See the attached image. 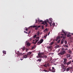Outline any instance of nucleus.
<instances>
[{"mask_svg": "<svg viewBox=\"0 0 73 73\" xmlns=\"http://www.w3.org/2000/svg\"><path fill=\"white\" fill-rule=\"evenodd\" d=\"M34 48H35V47H32L31 48L32 50H33V49H34Z\"/></svg>", "mask_w": 73, "mask_h": 73, "instance_id": "obj_37", "label": "nucleus"}, {"mask_svg": "<svg viewBox=\"0 0 73 73\" xmlns=\"http://www.w3.org/2000/svg\"><path fill=\"white\" fill-rule=\"evenodd\" d=\"M43 41L44 40L42 39H41L40 40V41L38 42L37 43L38 45H40V44H41Z\"/></svg>", "mask_w": 73, "mask_h": 73, "instance_id": "obj_5", "label": "nucleus"}, {"mask_svg": "<svg viewBox=\"0 0 73 73\" xmlns=\"http://www.w3.org/2000/svg\"><path fill=\"white\" fill-rule=\"evenodd\" d=\"M38 40H39V39H37L36 40H35V42H33L34 44H36V43H37V41H38Z\"/></svg>", "mask_w": 73, "mask_h": 73, "instance_id": "obj_13", "label": "nucleus"}, {"mask_svg": "<svg viewBox=\"0 0 73 73\" xmlns=\"http://www.w3.org/2000/svg\"><path fill=\"white\" fill-rule=\"evenodd\" d=\"M63 38H64V37H63Z\"/></svg>", "mask_w": 73, "mask_h": 73, "instance_id": "obj_58", "label": "nucleus"}, {"mask_svg": "<svg viewBox=\"0 0 73 73\" xmlns=\"http://www.w3.org/2000/svg\"><path fill=\"white\" fill-rule=\"evenodd\" d=\"M61 38H62V36H61Z\"/></svg>", "mask_w": 73, "mask_h": 73, "instance_id": "obj_57", "label": "nucleus"}, {"mask_svg": "<svg viewBox=\"0 0 73 73\" xmlns=\"http://www.w3.org/2000/svg\"><path fill=\"white\" fill-rule=\"evenodd\" d=\"M66 70V68H62V72H64V71H65V70Z\"/></svg>", "mask_w": 73, "mask_h": 73, "instance_id": "obj_15", "label": "nucleus"}, {"mask_svg": "<svg viewBox=\"0 0 73 73\" xmlns=\"http://www.w3.org/2000/svg\"><path fill=\"white\" fill-rule=\"evenodd\" d=\"M40 27H41V26L39 25V26H38V28H40Z\"/></svg>", "mask_w": 73, "mask_h": 73, "instance_id": "obj_48", "label": "nucleus"}, {"mask_svg": "<svg viewBox=\"0 0 73 73\" xmlns=\"http://www.w3.org/2000/svg\"><path fill=\"white\" fill-rule=\"evenodd\" d=\"M49 66V63L45 64L44 65V67H47V66Z\"/></svg>", "mask_w": 73, "mask_h": 73, "instance_id": "obj_11", "label": "nucleus"}, {"mask_svg": "<svg viewBox=\"0 0 73 73\" xmlns=\"http://www.w3.org/2000/svg\"><path fill=\"white\" fill-rule=\"evenodd\" d=\"M69 68V69H72L73 67H70Z\"/></svg>", "mask_w": 73, "mask_h": 73, "instance_id": "obj_45", "label": "nucleus"}, {"mask_svg": "<svg viewBox=\"0 0 73 73\" xmlns=\"http://www.w3.org/2000/svg\"><path fill=\"white\" fill-rule=\"evenodd\" d=\"M27 45L29 46L30 45H31V44H30V43L29 42H27Z\"/></svg>", "mask_w": 73, "mask_h": 73, "instance_id": "obj_21", "label": "nucleus"}, {"mask_svg": "<svg viewBox=\"0 0 73 73\" xmlns=\"http://www.w3.org/2000/svg\"><path fill=\"white\" fill-rule=\"evenodd\" d=\"M42 29H44V26H42Z\"/></svg>", "mask_w": 73, "mask_h": 73, "instance_id": "obj_40", "label": "nucleus"}, {"mask_svg": "<svg viewBox=\"0 0 73 73\" xmlns=\"http://www.w3.org/2000/svg\"><path fill=\"white\" fill-rule=\"evenodd\" d=\"M21 49L23 50V51H24V50L25 49V47L24 46L23 47L21 48Z\"/></svg>", "mask_w": 73, "mask_h": 73, "instance_id": "obj_14", "label": "nucleus"}, {"mask_svg": "<svg viewBox=\"0 0 73 73\" xmlns=\"http://www.w3.org/2000/svg\"><path fill=\"white\" fill-rule=\"evenodd\" d=\"M36 38H37V39H39V38H40V37H37Z\"/></svg>", "mask_w": 73, "mask_h": 73, "instance_id": "obj_41", "label": "nucleus"}, {"mask_svg": "<svg viewBox=\"0 0 73 73\" xmlns=\"http://www.w3.org/2000/svg\"><path fill=\"white\" fill-rule=\"evenodd\" d=\"M55 41H58L57 42V43H60V41H61V37L59 36H58L55 39Z\"/></svg>", "mask_w": 73, "mask_h": 73, "instance_id": "obj_3", "label": "nucleus"}, {"mask_svg": "<svg viewBox=\"0 0 73 73\" xmlns=\"http://www.w3.org/2000/svg\"><path fill=\"white\" fill-rule=\"evenodd\" d=\"M38 40H39V39H37L36 40H35V42H33L34 44H36V43H37V41H38Z\"/></svg>", "mask_w": 73, "mask_h": 73, "instance_id": "obj_12", "label": "nucleus"}, {"mask_svg": "<svg viewBox=\"0 0 73 73\" xmlns=\"http://www.w3.org/2000/svg\"><path fill=\"white\" fill-rule=\"evenodd\" d=\"M52 69L51 70L52 72H56V71H55L54 68V67H52Z\"/></svg>", "mask_w": 73, "mask_h": 73, "instance_id": "obj_10", "label": "nucleus"}, {"mask_svg": "<svg viewBox=\"0 0 73 73\" xmlns=\"http://www.w3.org/2000/svg\"><path fill=\"white\" fill-rule=\"evenodd\" d=\"M63 60H64V62H66L67 61V59L66 58H64Z\"/></svg>", "mask_w": 73, "mask_h": 73, "instance_id": "obj_18", "label": "nucleus"}, {"mask_svg": "<svg viewBox=\"0 0 73 73\" xmlns=\"http://www.w3.org/2000/svg\"><path fill=\"white\" fill-rule=\"evenodd\" d=\"M41 59H38V60H37V61H39V62H41Z\"/></svg>", "mask_w": 73, "mask_h": 73, "instance_id": "obj_23", "label": "nucleus"}, {"mask_svg": "<svg viewBox=\"0 0 73 73\" xmlns=\"http://www.w3.org/2000/svg\"><path fill=\"white\" fill-rule=\"evenodd\" d=\"M50 27H52V25H51V24H50Z\"/></svg>", "mask_w": 73, "mask_h": 73, "instance_id": "obj_53", "label": "nucleus"}, {"mask_svg": "<svg viewBox=\"0 0 73 73\" xmlns=\"http://www.w3.org/2000/svg\"><path fill=\"white\" fill-rule=\"evenodd\" d=\"M65 53H66L65 50L64 48H62V50L58 54V55H59V56H60V57H63L64 54Z\"/></svg>", "mask_w": 73, "mask_h": 73, "instance_id": "obj_1", "label": "nucleus"}, {"mask_svg": "<svg viewBox=\"0 0 73 73\" xmlns=\"http://www.w3.org/2000/svg\"><path fill=\"white\" fill-rule=\"evenodd\" d=\"M60 48V46L58 45H57L55 47V48Z\"/></svg>", "mask_w": 73, "mask_h": 73, "instance_id": "obj_19", "label": "nucleus"}, {"mask_svg": "<svg viewBox=\"0 0 73 73\" xmlns=\"http://www.w3.org/2000/svg\"><path fill=\"white\" fill-rule=\"evenodd\" d=\"M20 60H21V61H22V60H23V59H22V58H20Z\"/></svg>", "mask_w": 73, "mask_h": 73, "instance_id": "obj_52", "label": "nucleus"}, {"mask_svg": "<svg viewBox=\"0 0 73 73\" xmlns=\"http://www.w3.org/2000/svg\"><path fill=\"white\" fill-rule=\"evenodd\" d=\"M63 63L64 64H65V65L66 64H67V63H66V62H64Z\"/></svg>", "mask_w": 73, "mask_h": 73, "instance_id": "obj_35", "label": "nucleus"}, {"mask_svg": "<svg viewBox=\"0 0 73 73\" xmlns=\"http://www.w3.org/2000/svg\"><path fill=\"white\" fill-rule=\"evenodd\" d=\"M43 71H44V72H49V71H47L46 70H43Z\"/></svg>", "mask_w": 73, "mask_h": 73, "instance_id": "obj_36", "label": "nucleus"}, {"mask_svg": "<svg viewBox=\"0 0 73 73\" xmlns=\"http://www.w3.org/2000/svg\"><path fill=\"white\" fill-rule=\"evenodd\" d=\"M47 22H48V21H45L44 22H42L41 23L42 24H44L45 25L46 27L48 26V24H47Z\"/></svg>", "mask_w": 73, "mask_h": 73, "instance_id": "obj_6", "label": "nucleus"}, {"mask_svg": "<svg viewBox=\"0 0 73 73\" xmlns=\"http://www.w3.org/2000/svg\"><path fill=\"white\" fill-rule=\"evenodd\" d=\"M36 35H35L34 36V37H36Z\"/></svg>", "mask_w": 73, "mask_h": 73, "instance_id": "obj_44", "label": "nucleus"}, {"mask_svg": "<svg viewBox=\"0 0 73 73\" xmlns=\"http://www.w3.org/2000/svg\"><path fill=\"white\" fill-rule=\"evenodd\" d=\"M52 23V21H50V22H48V24H51Z\"/></svg>", "mask_w": 73, "mask_h": 73, "instance_id": "obj_33", "label": "nucleus"}, {"mask_svg": "<svg viewBox=\"0 0 73 73\" xmlns=\"http://www.w3.org/2000/svg\"><path fill=\"white\" fill-rule=\"evenodd\" d=\"M52 27H54V26H55V23H54L53 22L52 23Z\"/></svg>", "mask_w": 73, "mask_h": 73, "instance_id": "obj_24", "label": "nucleus"}, {"mask_svg": "<svg viewBox=\"0 0 73 73\" xmlns=\"http://www.w3.org/2000/svg\"><path fill=\"white\" fill-rule=\"evenodd\" d=\"M31 53H32V52H29L27 54V56H28V55H30V54H31Z\"/></svg>", "mask_w": 73, "mask_h": 73, "instance_id": "obj_17", "label": "nucleus"}, {"mask_svg": "<svg viewBox=\"0 0 73 73\" xmlns=\"http://www.w3.org/2000/svg\"><path fill=\"white\" fill-rule=\"evenodd\" d=\"M50 34V32H49L48 34V35H49Z\"/></svg>", "mask_w": 73, "mask_h": 73, "instance_id": "obj_50", "label": "nucleus"}, {"mask_svg": "<svg viewBox=\"0 0 73 73\" xmlns=\"http://www.w3.org/2000/svg\"><path fill=\"white\" fill-rule=\"evenodd\" d=\"M53 44H54V42H52V43H50V45H53Z\"/></svg>", "mask_w": 73, "mask_h": 73, "instance_id": "obj_34", "label": "nucleus"}, {"mask_svg": "<svg viewBox=\"0 0 73 73\" xmlns=\"http://www.w3.org/2000/svg\"><path fill=\"white\" fill-rule=\"evenodd\" d=\"M64 46V47H66V48H68V47H69V46H67L66 44H65Z\"/></svg>", "mask_w": 73, "mask_h": 73, "instance_id": "obj_27", "label": "nucleus"}, {"mask_svg": "<svg viewBox=\"0 0 73 73\" xmlns=\"http://www.w3.org/2000/svg\"><path fill=\"white\" fill-rule=\"evenodd\" d=\"M31 33V31H29V32L28 33V35H29V33Z\"/></svg>", "mask_w": 73, "mask_h": 73, "instance_id": "obj_43", "label": "nucleus"}, {"mask_svg": "<svg viewBox=\"0 0 73 73\" xmlns=\"http://www.w3.org/2000/svg\"><path fill=\"white\" fill-rule=\"evenodd\" d=\"M26 31H28V29L27 28L26 29Z\"/></svg>", "mask_w": 73, "mask_h": 73, "instance_id": "obj_49", "label": "nucleus"}, {"mask_svg": "<svg viewBox=\"0 0 73 73\" xmlns=\"http://www.w3.org/2000/svg\"><path fill=\"white\" fill-rule=\"evenodd\" d=\"M41 33L40 34V35H41Z\"/></svg>", "mask_w": 73, "mask_h": 73, "instance_id": "obj_59", "label": "nucleus"}, {"mask_svg": "<svg viewBox=\"0 0 73 73\" xmlns=\"http://www.w3.org/2000/svg\"><path fill=\"white\" fill-rule=\"evenodd\" d=\"M28 50V49L27 48L26 49V50Z\"/></svg>", "mask_w": 73, "mask_h": 73, "instance_id": "obj_55", "label": "nucleus"}, {"mask_svg": "<svg viewBox=\"0 0 73 73\" xmlns=\"http://www.w3.org/2000/svg\"><path fill=\"white\" fill-rule=\"evenodd\" d=\"M24 33H27V34H28V32L25 31H24Z\"/></svg>", "mask_w": 73, "mask_h": 73, "instance_id": "obj_39", "label": "nucleus"}, {"mask_svg": "<svg viewBox=\"0 0 73 73\" xmlns=\"http://www.w3.org/2000/svg\"><path fill=\"white\" fill-rule=\"evenodd\" d=\"M29 57V56L27 55V54L23 56V57L25 58H27V57Z\"/></svg>", "mask_w": 73, "mask_h": 73, "instance_id": "obj_7", "label": "nucleus"}, {"mask_svg": "<svg viewBox=\"0 0 73 73\" xmlns=\"http://www.w3.org/2000/svg\"><path fill=\"white\" fill-rule=\"evenodd\" d=\"M62 32H63V33H64V34H61L62 36H63L64 35V36H66V33H65L64 32V30H62Z\"/></svg>", "mask_w": 73, "mask_h": 73, "instance_id": "obj_8", "label": "nucleus"}, {"mask_svg": "<svg viewBox=\"0 0 73 73\" xmlns=\"http://www.w3.org/2000/svg\"><path fill=\"white\" fill-rule=\"evenodd\" d=\"M17 54L18 56H21L22 55H23V54H22L21 53H20L19 51L18 52H17Z\"/></svg>", "mask_w": 73, "mask_h": 73, "instance_id": "obj_9", "label": "nucleus"}, {"mask_svg": "<svg viewBox=\"0 0 73 73\" xmlns=\"http://www.w3.org/2000/svg\"><path fill=\"white\" fill-rule=\"evenodd\" d=\"M46 37H47V35H46L45 36H44V38H46Z\"/></svg>", "mask_w": 73, "mask_h": 73, "instance_id": "obj_32", "label": "nucleus"}, {"mask_svg": "<svg viewBox=\"0 0 73 73\" xmlns=\"http://www.w3.org/2000/svg\"><path fill=\"white\" fill-rule=\"evenodd\" d=\"M37 21H38L37 20H36V23H37Z\"/></svg>", "mask_w": 73, "mask_h": 73, "instance_id": "obj_47", "label": "nucleus"}, {"mask_svg": "<svg viewBox=\"0 0 73 73\" xmlns=\"http://www.w3.org/2000/svg\"><path fill=\"white\" fill-rule=\"evenodd\" d=\"M70 63H71V61L68 62H67V65H69V64H70Z\"/></svg>", "mask_w": 73, "mask_h": 73, "instance_id": "obj_16", "label": "nucleus"}, {"mask_svg": "<svg viewBox=\"0 0 73 73\" xmlns=\"http://www.w3.org/2000/svg\"><path fill=\"white\" fill-rule=\"evenodd\" d=\"M69 52L70 53H72V52H71V51H70Z\"/></svg>", "mask_w": 73, "mask_h": 73, "instance_id": "obj_51", "label": "nucleus"}, {"mask_svg": "<svg viewBox=\"0 0 73 73\" xmlns=\"http://www.w3.org/2000/svg\"><path fill=\"white\" fill-rule=\"evenodd\" d=\"M46 31H48V29L46 28V29H45L44 31L43 32H46Z\"/></svg>", "mask_w": 73, "mask_h": 73, "instance_id": "obj_26", "label": "nucleus"}, {"mask_svg": "<svg viewBox=\"0 0 73 73\" xmlns=\"http://www.w3.org/2000/svg\"><path fill=\"white\" fill-rule=\"evenodd\" d=\"M64 39H62L61 40V44H62L64 43Z\"/></svg>", "mask_w": 73, "mask_h": 73, "instance_id": "obj_22", "label": "nucleus"}, {"mask_svg": "<svg viewBox=\"0 0 73 73\" xmlns=\"http://www.w3.org/2000/svg\"><path fill=\"white\" fill-rule=\"evenodd\" d=\"M71 36H72L70 35L69 34H68L67 35V36L68 37H71Z\"/></svg>", "mask_w": 73, "mask_h": 73, "instance_id": "obj_28", "label": "nucleus"}, {"mask_svg": "<svg viewBox=\"0 0 73 73\" xmlns=\"http://www.w3.org/2000/svg\"><path fill=\"white\" fill-rule=\"evenodd\" d=\"M36 27V26H33V28H35Z\"/></svg>", "mask_w": 73, "mask_h": 73, "instance_id": "obj_46", "label": "nucleus"}, {"mask_svg": "<svg viewBox=\"0 0 73 73\" xmlns=\"http://www.w3.org/2000/svg\"><path fill=\"white\" fill-rule=\"evenodd\" d=\"M32 39V38H30V40H31Z\"/></svg>", "mask_w": 73, "mask_h": 73, "instance_id": "obj_56", "label": "nucleus"}, {"mask_svg": "<svg viewBox=\"0 0 73 73\" xmlns=\"http://www.w3.org/2000/svg\"><path fill=\"white\" fill-rule=\"evenodd\" d=\"M49 70H50V71H51L52 72V70H51V69H50V68H49Z\"/></svg>", "mask_w": 73, "mask_h": 73, "instance_id": "obj_42", "label": "nucleus"}, {"mask_svg": "<svg viewBox=\"0 0 73 73\" xmlns=\"http://www.w3.org/2000/svg\"><path fill=\"white\" fill-rule=\"evenodd\" d=\"M48 48H50V47L49 46V47H48Z\"/></svg>", "mask_w": 73, "mask_h": 73, "instance_id": "obj_54", "label": "nucleus"}, {"mask_svg": "<svg viewBox=\"0 0 73 73\" xmlns=\"http://www.w3.org/2000/svg\"><path fill=\"white\" fill-rule=\"evenodd\" d=\"M64 43L65 44H67V41H65Z\"/></svg>", "mask_w": 73, "mask_h": 73, "instance_id": "obj_38", "label": "nucleus"}, {"mask_svg": "<svg viewBox=\"0 0 73 73\" xmlns=\"http://www.w3.org/2000/svg\"><path fill=\"white\" fill-rule=\"evenodd\" d=\"M61 68H65V66H64V65L63 64H62L61 65Z\"/></svg>", "mask_w": 73, "mask_h": 73, "instance_id": "obj_20", "label": "nucleus"}, {"mask_svg": "<svg viewBox=\"0 0 73 73\" xmlns=\"http://www.w3.org/2000/svg\"><path fill=\"white\" fill-rule=\"evenodd\" d=\"M36 34L38 36L40 35V32H38L36 33Z\"/></svg>", "mask_w": 73, "mask_h": 73, "instance_id": "obj_25", "label": "nucleus"}, {"mask_svg": "<svg viewBox=\"0 0 73 73\" xmlns=\"http://www.w3.org/2000/svg\"><path fill=\"white\" fill-rule=\"evenodd\" d=\"M38 21L39 22V23H40V22H42V20H38Z\"/></svg>", "mask_w": 73, "mask_h": 73, "instance_id": "obj_31", "label": "nucleus"}, {"mask_svg": "<svg viewBox=\"0 0 73 73\" xmlns=\"http://www.w3.org/2000/svg\"><path fill=\"white\" fill-rule=\"evenodd\" d=\"M69 70H70V68H67L66 71L67 72H68V71H69Z\"/></svg>", "mask_w": 73, "mask_h": 73, "instance_id": "obj_30", "label": "nucleus"}, {"mask_svg": "<svg viewBox=\"0 0 73 73\" xmlns=\"http://www.w3.org/2000/svg\"><path fill=\"white\" fill-rule=\"evenodd\" d=\"M66 56L67 58H69L68 60H70L72 58V56L70 54H67L66 55Z\"/></svg>", "mask_w": 73, "mask_h": 73, "instance_id": "obj_4", "label": "nucleus"}, {"mask_svg": "<svg viewBox=\"0 0 73 73\" xmlns=\"http://www.w3.org/2000/svg\"><path fill=\"white\" fill-rule=\"evenodd\" d=\"M3 53L5 54H6V51H3Z\"/></svg>", "mask_w": 73, "mask_h": 73, "instance_id": "obj_29", "label": "nucleus"}, {"mask_svg": "<svg viewBox=\"0 0 73 73\" xmlns=\"http://www.w3.org/2000/svg\"><path fill=\"white\" fill-rule=\"evenodd\" d=\"M47 58V56L46 55L43 56L41 54L39 53L38 54V56L37 57V58Z\"/></svg>", "mask_w": 73, "mask_h": 73, "instance_id": "obj_2", "label": "nucleus"}]
</instances>
